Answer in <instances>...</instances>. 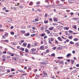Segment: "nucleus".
<instances>
[{
    "label": "nucleus",
    "instance_id": "f257e3e1",
    "mask_svg": "<svg viewBox=\"0 0 79 79\" xmlns=\"http://www.w3.org/2000/svg\"><path fill=\"white\" fill-rule=\"evenodd\" d=\"M51 6H52V5H50L49 6H45L44 7L47 9H50Z\"/></svg>",
    "mask_w": 79,
    "mask_h": 79
},
{
    "label": "nucleus",
    "instance_id": "f03ea898",
    "mask_svg": "<svg viewBox=\"0 0 79 79\" xmlns=\"http://www.w3.org/2000/svg\"><path fill=\"white\" fill-rule=\"evenodd\" d=\"M72 56V54L69 53L67 54V56H66V57L68 58V57H69V56Z\"/></svg>",
    "mask_w": 79,
    "mask_h": 79
},
{
    "label": "nucleus",
    "instance_id": "7ed1b4c3",
    "mask_svg": "<svg viewBox=\"0 0 79 79\" xmlns=\"http://www.w3.org/2000/svg\"><path fill=\"white\" fill-rule=\"evenodd\" d=\"M57 39L59 41H60L61 42L63 41V39L60 37H58Z\"/></svg>",
    "mask_w": 79,
    "mask_h": 79
},
{
    "label": "nucleus",
    "instance_id": "20e7f679",
    "mask_svg": "<svg viewBox=\"0 0 79 79\" xmlns=\"http://www.w3.org/2000/svg\"><path fill=\"white\" fill-rule=\"evenodd\" d=\"M27 43L26 42H25L22 44V45L23 46H24V47H26L27 46Z\"/></svg>",
    "mask_w": 79,
    "mask_h": 79
},
{
    "label": "nucleus",
    "instance_id": "39448f33",
    "mask_svg": "<svg viewBox=\"0 0 79 79\" xmlns=\"http://www.w3.org/2000/svg\"><path fill=\"white\" fill-rule=\"evenodd\" d=\"M68 2L69 3H73L74 2V1L73 0H69Z\"/></svg>",
    "mask_w": 79,
    "mask_h": 79
},
{
    "label": "nucleus",
    "instance_id": "423d86ee",
    "mask_svg": "<svg viewBox=\"0 0 79 79\" xmlns=\"http://www.w3.org/2000/svg\"><path fill=\"white\" fill-rule=\"evenodd\" d=\"M22 70H18V71H19V72H20L21 73H26V72L25 71H22Z\"/></svg>",
    "mask_w": 79,
    "mask_h": 79
},
{
    "label": "nucleus",
    "instance_id": "0eeeda50",
    "mask_svg": "<svg viewBox=\"0 0 79 79\" xmlns=\"http://www.w3.org/2000/svg\"><path fill=\"white\" fill-rule=\"evenodd\" d=\"M29 35H30V33H27L25 34H24L25 36H26L27 37L29 36Z\"/></svg>",
    "mask_w": 79,
    "mask_h": 79
},
{
    "label": "nucleus",
    "instance_id": "6e6552de",
    "mask_svg": "<svg viewBox=\"0 0 79 79\" xmlns=\"http://www.w3.org/2000/svg\"><path fill=\"white\" fill-rule=\"evenodd\" d=\"M7 22L8 23H10V22H11V19H9L7 20Z\"/></svg>",
    "mask_w": 79,
    "mask_h": 79
},
{
    "label": "nucleus",
    "instance_id": "1a4fd4ad",
    "mask_svg": "<svg viewBox=\"0 0 79 79\" xmlns=\"http://www.w3.org/2000/svg\"><path fill=\"white\" fill-rule=\"evenodd\" d=\"M40 48L41 50H44V46H40Z\"/></svg>",
    "mask_w": 79,
    "mask_h": 79
},
{
    "label": "nucleus",
    "instance_id": "9d476101",
    "mask_svg": "<svg viewBox=\"0 0 79 79\" xmlns=\"http://www.w3.org/2000/svg\"><path fill=\"white\" fill-rule=\"evenodd\" d=\"M75 45L76 46V47H78V46H79V43L77 42L75 43Z\"/></svg>",
    "mask_w": 79,
    "mask_h": 79
},
{
    "label": "nucleus",
    "instance_id": "9b49d317",
    "mask_svg": "<svg viewBox=\"0 0 79 79\" xmlns=\"http://www.w3.org/2000/svg\"><path fill=\"white\" fill-rule=\"evenodd\" d=\"M59 64H64V62L63 61H61L59 62Z\"/></svg>",
    "mask_w": 79,
    "mask_h": 79
},
{
    "label": "nucleus",
    "instance_id": "f8f14e48",
    "mask_svg": "<svg viewBox=\"0 0 79 79\" xmlns=\"http://www.w3.org/2000/svg\"><path fill=\"white\" fill-rule=\"evenodd\" d=\"M70 44H71L72 45H74V43L72 41H70L69 42Z\"/></svg>",
    "mask_w": 79,
    "mask_h": 79
},
{
    "label": "nucleus",
    "instance_id": "ddd939ff",
    "mask_svg": "<svg viewBox=\"0 0 79 79\" xmlns=\"http://www.w3.org/2000/svg\"><path fill=\"white\" fill-rule=\"evenodd\" d=\"M74 41H77V40H79V39H78V38H75V39H74L73 40Z\"/></svg>",
    "mask_w": 79,
    "mask_h": 79
},
{
    "label": "nucleus",
    "instance_id": "4468645a",
    "mask_svg": "<svg viewBox=\"0 0 79 79\" xmlns=\"http://www.w3.org/2000/svg\"><path fill=\"white\" fill-rule=\"evenodd\" d=\"M46 34L45 33H43V34H41V37H44V36H45Z\"/></svg>",
    "mask_w": 79,
    "mask_h": 79
},
{
    "label": "nucleus",
    "instance_id": "2eb2a0df",
    "mask_svg": "<svg viewBox=\"0 0 79 79\" xmlns=\"http://www.w3.org/2000/svg\"><path fill=\"white\" fill-rule=\"evenodd\" d=\"M25 51L26 53H29V50L27 48L25 49Z\"/></svg>",
    "mask_w": 79,
    "mask_h": 79
},
{
    "label": "nucleus",
    "instance_id": "dca6fc26",
    "mask_svg": "<svg viewBox=\"0 0 79 79\" xmlns=\"http://www.w3.org/2000/svg\"><path fill=\"white\" fill-rule=\"evenodd\" d=\"M56 6H63V4H59L57 5Z\"/></svg>",
    "mask_w": 79,
    "mask_h": 79
},
{
    "label": "nucleus",
    "instance_id": "f3484780",
    "mask_svg": "<svg viewBox=\"0 0 79 79\" xmlns=\"http://www.w3.org/2000/svg\"><path fill=\"white\" fill-rule=\"evenodd\" d=\"M45 3H48V4H49V0H45Z\"/></svg>",
    "mask_w": 79,
    "mask_h": 79
},
{
    "label": "nucleus",
    "instance_id": "a211bd4d",
    "mask_svg": "<svg viewBox=\"0 0 79 79\" xmlns=\"http://www.w3.org/2000/svg\"><path fill=\"white\" fill-rule=\"evenodd\" d=\"M29 5H30V6L32 5H33V2H31L29 4Z\"/></svg>",
    "mask_w": 79,
    "mask_h": 79
},
{
    "label": "nucleus",
    "instance_id": "6ab92c4d",
    "mask_svg": "<svg viewBox=\"0 0 79 79\" xmlns=\"http://www.w3.org/2000/svg\"><path fill=\"white\" fill-rule=\"evenodd\" d=\"M71 63H72V64H74V60H71Z\"/></svg>",
    "mask_w": 79,
    "mask_h": 79
},
{
    "label": "nucleus",
    "instance_id": "aec40b11",
    "mask_svg": "<svg viewBox=\"0 0 79 79\" xmlns=\"http://www.w3.org/2000/svg\"><path fill=\"white\" fill-rule=\"evenodd\" d=\"M31 50L32 52H34V51H36V49L33 48L31 49Z\"/></svg>",
    "mask_w": 79,
    "mask_h": 79
},
{
    "label": "nucleus",
    "instance_id": "412c9836",
    "mask_svg": "<svg viewBox=\"0 0 79 79\" xmlns=\"http://www.w3.org/2000/svg\"><path fill=\"white\" fill-rule=\"evenodd\" d=\"M51 56H53V57H55V53H53L51 54Z\"/></svg>",
    "mask_w": 79,
    "mask_h": 79
},
{
    "label": "nucleus",
    "instance_id": "4be33fe9",
    "mask_svg": "<svg viewBox=\"0 0 79 79\" xmlns=\"http://www.w3.org/2000/svg\"><path fill=\"white\" fill-rule=\"evenodd\" d=\"M76 70H74L73 71H72L71 72V73H76Z\"/></svg>",
    "mask_w": 79,
    "mask_h": 79
},
{
    "label": "nucleus",
    "instance_id": "5701e85b",
    "mask_svg": "<svg viewBox=\"0 0 79 79\" xmlns=\"http://www.w3.org/2000/svg\"><path fill=\"white\" fill-rule=\"evenodd\" d=\"M57 58H58V59H62V58H63L64 57H57Z\"/></svg>",
    "mask_w": 79,
    "mask_h": 79
},
{
    "label": "nucleus",
    "instance_id": "b1692460",
    "mask_svg": "<svg viewBox=\"0 0 79 79\" xmlns=\"http://www.w3.org/2000/svg\"><path fill=\"white\" fill-rule=\"evenodd\" d=\"M44 44H45V45H47V41H46V40H44Z\"/></svg>",
    "mask_w": 79,
    "mask_h": 79
},
{
    "label": "nucleus",
    "instance_id": "393cba45",
    "mask_svg": "<svg viewBox=\"0 0 79 79\" xmlns=\"http://www.w3.org/2000/svg\"><path fill=\"white\" fill-rule=\"evenodd\" d=\"M13 10H17V8L16 7H13Z\"/></svg>",
    "mask_w": 79,
    "mask_h": 79
},
{
    "label": "nucleus",
    "instance_id": "a878e982",
    "mask_svg": "<svg viewBox=\"0 0 79 79\" xmlns=\"http://www.w3.org/2000/svg\"><path fill=\"white\" fill-rule=\"evenodd\" d=\"M73 36H70L69 37V39H73Z\"/></svg>",
    "mask_w": 79,
    "mask_h": 79
},
{
    "label": "nucleus",
    "instance_id": "bb28decb",
    "mask_svg": "<svg viewBox=\"0 0 79 79\" xmlns=\"http://www.w3.org/2000/svg\"><path fill=\"white\" fill-rule=\"evenodd\" d=\"M54 21L56 22V21H58V19H54Z\"/></svg>",
    "mask_w": 79,
    "mask_h": 79
},
{
    "label": "nucleus",
    "instance_id": "cd10ccee",
    "mask_svg": "<svg viewBox=\"0 0 79 79\" xmlns=\"http://www.w3.org/2000/svg\"><path fill=\"white\" fill-rule=\"evenodd\" d=\"M35 34H32L31 35V37H34V36H35Z\"/></svg>",
    "mask_w": 79,
    "mask_h": 79
},
{
    "label": "nucleus",
    "instance_id": "c85d7f7f",
    "mask_svg": "<svg viewBox=\"0 0 79 79\" xmlns=\"http://www.w3.org/2000/svg\"><path fill=\"white\" fill-rule=\"evenodd\" d=\"M40 76V75H38V74H36V77H39Z\"/></svg>",
    "mask_w": 79,
    "mask_h": 79
},
{
    "label": "nucleus",
    "instance_id": "c756f323",
    "mask_svg": "<svg viewBox=\"0 0 79 79\" xmlns=\"http://www.w3.org/2000/svg\"><path fill=\"white\" fill-rule=\"evenodd\" d=\"M7 53L9 55H11V52L9 51L7 52Z\"/></svg>",
    "mask_w": 79,
    "mask_h": 79
},
{
    "label": "nucleus",
    "instance_id": "7c9ffc66",
    "mask_svg": "<svg viewBox=\"0 0 79 79\" xmlns=\"http://www.w3.org/2000/svg\"><path fill=\"white\" fill-rule=\"evenodd\" d=\"M31 47V44H28V45H27V47H28V48H29V47Z\"/></svg>",
    "mask_w": 79,
    "mask_h": 79
},
{
    "label": "nucleus",
    "instance_id": "2f4dec72",
    "mask_svg": "<svg viewBox=\"0 0 79 79\" xmlns=\"http://www.w3.org/2000/svg\"><path fill=\"white\" fill-rule=\"evenodd\" d=\"M4 41H5L7 43H8V42H9V41L8 40H4Z\"/></svg>",
    "mask_w": 79,
    "mask_h": 79
},
{
    "label": "nucleus",
    "instance_id": "473e14b6",
    "mask_svg": "<svg viewBox=\"0 0 79 79\" xmlns=\"http://www.w3.org/2000/svg\"><path fill=\"white\" fill-rule=\"evenodd\" d=\"M48 43L49 44H52V42H51V41L50 40L48 41Z\"/></svg>",
    "mask_w": 79,
    "mask_h": 79
},
{
    "label": "nucleus",
    "instance_id": "72a5a7b5",
    "mask_svg": "<svg viewBox=\"0 0 79 79\" xmlns=\"http://www.w3.org/2000/svg\"><path fill=\"white\" fill-rule=\"evenodd\" d=\"M21 32L23 33V34H25V31H21Z\"/></svg>",
    "mask_w": 79,
    "mask_h": 79
},
{
    "label": "nucleus",
    "instance_id": "f704fd0d",
    "mask_svg": "<svg viewBox=\"0 0 79 79\" xmlns=\"http://www.w3.org/2000/svg\"><path fill=\"white\" fill-rule=\"evenodd\" d=\"M61 38H62L63 39H65V40L66 39V38H64V37H63L62 36H61Z\"/></svg>",
    "mask_w": 79,
    "mask_h": 79
},
{
    "label": "nucleus",
    "instance_id": "c9c22d12",
    "mask_svg": "<svg viewBox=\"0 0 79 79\" xmlns=\"http://www.w3.org/2000/svg\"><path fill=\"white\" fill-rule=\"evenodd\" d=\"M10 34H11V35H14L15 33H14L13 32H10Z\"/></svg>",
    "mask_w": 79,
    "mask_h": 79
},
{
    "label": "nucleus",
    "instance_id": "e433bc0d",
    "mask_svg": "<svg viewBox=\"0 0 79 79\" xmlns=\"http://www.w3.org/2000/svg\"><path fill=\"white\" fill-rule=\"evenodd\" d=\"M13 60H15V61H16V57H13Z\"/></svg>",
    "mask_w": 79,
    "mask_h": 79
},
{
    "label": "nucleus",
    "instance_id": "4c0bfd02",
    "mask_svg": "<svg viewBox=\"0 0 79 79\" xmlns=\"http://www.w3.org/2000/svg\"><path fill=\"white\" fill-rule=\"evenodd\" d=\"M73 19H74V20H77L78 19V18H73Z\"/></svg>",
    "mask_w": 79,
    "mask_h": 79
},
{
    "label": "nucleus",
    "instance_id": "58836bf2",
    "mask_svg": "<svg viewBox=\"0 0 79 79\" xmlns=\"http://www.w3.org/2000/svg\"><path fill=\"white\" fill-rule=\"evenodd\" d=\"M7 73H10V69L7 70Z\"/></svg>",
    "mask_w": 79,
    "mask_h": 79
},
{
    "label": "nucleus",
    "instance_id": "ea45409f",
    "mask_svg": "<svg viewBox=\"0 0 79 79\" xmlns=\"http://www.w3.org/2000/svg\"><path fill=\"white\" fill-rule=\"evenodd\" d=\"M9 47H10V48H12V49H13V50H15V48H12V47L11 46H9Z\"/></svg>",
    "mask_w": 79,
    "mask_h": 79
},
{
    "label": "nucleus",
    "instance_id": "a19ab883",
    "mask_svg": "<svg viewBox=\"0 0 79 79\" xmlns=\"http://www.w3.org/2000/svg\"><path fill=\"white\" fill-rule=\"evenodd\" d=\"M40 2H36V4L37 5H39L40 4Z\"/></svg>",
    "mask_w": 79,
    "mask_h": 79
},
{
    "label": "nucleus",
    "instance_id": "79ce46f5",
    "mask_svg": "<svg viewBox=\"0 0 79 79\" xmlns=\"http://www.w3.org/2000/svg\"><path fill=\"white\" fill-rule=\"evenodd\" d=\"M44 21L45 24H46V23H48V22L47 21Z\"/></svg>",
    "mask_w": 79,
    "mask_h": 79
},
{
    "label": "nucleus",
    "instance_id": "37998d69",
    "mask_svg": "<svg viewBox=\"0 0 79 79\" xmlns=\"http://www.w3.org/2000/svg\"><path fill=\"white\" fill-rule=\"evenodd\" d=\"M51 40L52 42H53L54 40V39L52 38H51Z\"/></svg>",
    "mask_w": 79,
    "mask_h": 79
},
{
    "label": "nucleus",
    "instance_id": "c03bdc74",
    "mask_svg": "<svg viewBox=\"0 0 79 79\" xmlns=\"http://www.w3.org/2000/svg\"><path fill=\"white\" fill-rule=\"evenodd\" d=\"M45 18H47V13L45 14Z\"/></svg>",
    "mask_w": 79,
    "mask_h": 79
},
{
    "label": "nucleus",
    "instance_id": "a18cd8bd",
    "mask_svg": "<svg viewBox=\"0 0 79 79\" xmlns=\"http://www.w3.org/2000/svg\"><path fill=\"white\" fill-rule=\"evenodd\" d=\"M47 35H45L44 37V39H47Z\"/></svg>",
    "mask_w": 79,
    "mask_h": 79
},
{
    "label": "nucleus",
    "instance_id": "49530a36",
    "mask_svg": "<svg viewBox=\"0 0 79 79\" xmlns=\"http://www.w3.org/2000/svg\"><path fill=\"white\" fill-rule=\"evenodd\" d=\"M25 56H28V57H29V56L28 54H25Z\"/></svg>",
    "mask_w": 79,
    "mask_h": 79
},
{
    "label": "nucleus",
    "instance_id": "de8ad7c7",
    "mask_svg": "<svg viewBox=\"0 0 79 79\" xmlns=\"http://www.w3.org/2000/svg\"><path fill=\"white\" fill-rule=\"evenodd\" d=\"M49 51H50V50H49V49H47L46 50V52H47V53H49Z\"/></svg>",
    "mask_w": 79,
    "mask_h": 79
},
{
    "label": "nucleus",
    "instance_id": "09e8293b",
    "mask_svg": "<svg viewBox=\"0 0 79 79\" xmlns=\"http://www.w3.org/2000/svg\"><path fill=\"white\" fill-rule=\"evenodd\" d=\"M10 70H11V72H13V71H15V69H10Z\"/></svg>",
    "mask_w": 79,
    "mask_h": 79
},
{
    "label": "nucleus",
    "instance_id": "8fccbe9b",
    "mask_svg": "<svg viewBox=\"0 0 79 79\" xmlns=\"http://www.w3.org/2000/svg\"><path fill=\"white\" fill-rule=\"evenodd\" d=\"M43 74H44V75L47 74V73H45V72L44 71H43Z\"/></svg>",
    "mask_w": 79,
    "mask_h": 79
},
{
    "label": "nucleus",
    "instance_id": "3c124183",
    "mask_svg": "<svg viewBox=\"0 0 79 79\" xmlns=\"http://www.w3.org/2000/svg\"><path fill=\"white\" fill-rule=\"evenodd\" d=\"M69 33H73V31L71 30H69Z\"/></svg>",
    "mask_w": 79,
    "mask_h": 79
},
{
    "label": "nucleus",
    "instance_id": "603ef678",
    "mask_svg": "<svg viewBox=\"0 0 79 79\" xmlns=\"http://www.w3.org/2000/svg\"><path fill=\"white\" fill-rule=\"evenodd\" d=\"M53 28H49V30H50V31H52V30H53Z\"/></svg>",
    "mask_w": 79,
    "mask_h": 79
},
{
    "label": "nucleus",
    "instance_id": "864d4df0",
    "mask_svg": "<svg viewBox=\"0 0 79 79\" xmlns=\"http://www.w3.org/2000/svg\"><path fill=\"white\" fill-rule=\"evenodd\" d=\"M21 50L22 51H24V48H22L21 49Z\"/></svg>",
    "mask_w": 79,
    "mask_h": 79
},
{
    "label": "nucleus",
    "instance_id": "5fc2aeb1",
    "mask_svg": "<svg viewBox=\"0 0 79 79\" xmlns=\"http://www.w3.org/2000/svg\"><path fill=\"white\" fill-rule=\"evenodd\" d=\"M3 53L6 54V52L4 51V52H3Z\"/></svg>",
    "mask_w": 79,
    "mask_h": 79
},
{
    "label": "nucleus",
    "instance_id": "6e6d98bb",
    "mask_svg": "<svg viewBox=\"0 0 79 79\" xmlns=\"http://www.w3.org/2000/svg\"><path fill=\"white\" fill-rule=\"evenodd\" d=\"M59 50H62L63 48H62L59 47Z\"/></svg>",
    "mask_w": 79,
    "mask_h": 79
},
{
    "label": "nucleus",
    "instance_id": "4d7b16f0",
    "mask_svg": "<svg viewBox=\"0 0 79 79\" xmlns=\"http://www.w3.org/2000/svg\"><path fill=\"white\" fill-rule=\"evenodd\" d=\"M3 10H6V7H4L3 8Z\"/></svg>",
    "mask_w": 79,
    "mask_h": 79
},
{
    "label": "nucleus",
    "instance_id": "13d9d810",
    "mask_svg": "<svg viewBox=\"0 0 79 79\" xmlns=\"http://www.w3.org/2000/svg\"><path fill=\"white\" fill-rule=\"evenodd\" d=\"M13 28H14V27L13 26H12L10 27V29H13Z\"/></svg>",
    "mask_w": 79,
    "mask_h": 79
},
{
    "label": "nucleus",
    "instance_id": "bf43d9fd",
    "mask_svg": "<svg viewBox=\"0 0 79 79\" xmlns=\"http://www.w3.org/2000/svg\"><path fill=\"white\" fill-rule=\"evenodd\" d=\"M19 8H21V9L23 8V6H19Z\"/></svg>",
    "mask_w": 79,
    "mask_h": 79
},
{
    "label": "nucleus",
    "instance_id": "052dcab7",
    "mask_svg": "<svg viewBox=\"0 0 79 79\" xmlns=\"http://www.w3.org/2000/svg\"><path fill=\"white\" fill-rule=\"evenodd\" d=\"M21 43H23V42H24V40H21Z\"/></svg>",
    "mask_w": 79,
    "mask_h": 79
},
{
    "label": "nucleus",
    "instance_id": "680f3d73",
    "mask_svg": "<svg viewBox=\"0 0 79 79\" xmlns=\"http://www.w3.org/2000/svg\"><path fill=\"white\" fill-rule=\"evenodd\" d=\"M56 47H55L53 48V49L54 50H56Z\"/></svg>",
    "mask_w": 79,
    "mask_h": 79
},
{
    "label": "nucleus",
    "instance_id": "e2e57ef3",
    "mask_svg": "<svg viewBox=\"0 0 79 79\" xmlns=\"http://www.w3.org/2000/svg\"><path fill=\"white\" fill-rule=\"evenodd\" d=\"M66 41L67 42H68L69 41V40L68 39H67L66 40Z\"/></svg>",
    "mask_w": 79,
    "mask_h": 79
},
{
    "label": "nucleus",
    "instance_id": "0e129e2a",
    "mask_svg": "<svg viewBox=\"0 0 79 79\" xmlns=\"http://www.w3.org/2000/svg\"><path fill=\"white\" fill-rule=\"evenodd\" d=\"M34 71L35 73H36L37 71V69H36Z\"/></svg>",
    "mask_w": 79,
    "mask_h": 79
},
{
    "label": "nucleus",
    "instance_id": "69168bd1",
    "mask_svg": "<svg viewBox=\"0 0 79 79\" xmlns=\"http://www.w3.org/2000/svg\"><path fill=\"white\" fill-rule=\"evenodd\" d=\"M13 75H10L9 76V77H13Z\"/></svg>",
    "mask_w": 79,
    "mask_h": 79
},
{
    "label": "nucleus",
    "instance_id": "338daca9",
    "mask_svg": "<svg viewBox=\"0 0 79 79\" xmlns=\"http://www.w3.org/2000/svg\"><path fill=\"white\" fill-rule=\"evenodd\" d=\"M76 66L77 67H79V65L78 64H77L76 65Z\"/></svg>",
    "mask_w": 79,
    "mask_h": 79
},
{
    "label": "nucleus",
    "instance_id": "774afa93",
    "mask_svg": "<svg viewBox=\"0 0 79 79\" xmlns=\"http://www.w3.org/2000/svg\"><path fill=\"white\" fill-rule=\"evenodd\" d=\"M2 61H5V59L3 58Z\"/></svg>",
    "mask_w": 79,
    "mask_h": 79
}]
</instances>
